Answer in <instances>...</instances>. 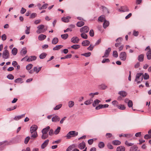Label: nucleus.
<instances>
[{
    "label": "nucleus",
    "mask_w": 151,
    "mask_h": 151,
    "mask_svg": "<svg viewBox=\"0 0 151 151\" xmlns=\"http://www.w3.org/2000/svg\"><path fill=\"white\" fill-rule=\"evenodd\" d=\"M48 5V4L47 3L45 4L42 5L41 6V8H40V9H41V10L42 9H45L47 8Z\"/></svg>",
    "instance_id": "obj_55"
},
{
    "label": "nucleus",
    "mask_w": 151,
    "mask_h": 151,
    "mask_svg": "<svg viewBox=\"0 0 151 151\" xmlns=\"http://www.w3.org/2000/svg\"><path fill=\"white\" fill-rule=\"evenodd\" d=\"M144 138L145 139H148L151 138V135L147 134L145 135Z\"/></svg>",
    "instance_id": "obj_61"
},
{
    "label": "nucleus",
    "mask_w": 151,
    "mask_h": 151,
    "mask_svg": "<svg viewBox=\"0 0 151 151\" xmlns=\"http://www.w3.org/2000/svg\"><path fill=\"white\" fill-rule=\"evenodd\" d=\"M25 114H22L21 115L15 116L14 118V120L15 121H17L21 118L24 117Z\"/></svg>",
    "instance_id": "obj_13"
},
{
    "label": "nucleus",
    "mask_w": 151,
    "mask_h": 151,
    "mask_svg": "<svg viewBox=\"0 0 151 151\" xmlns=\"http://www.w3.org/2000/svg\"><path fill=\"white\" fill-rule=\"evenodd\" d=\"M9 144V143L6 141L0 142V151L4 150L6 145H8Z\"/></svg>",
    "instance_id": "obj_5"
},
{
    "label": "nucleus",
    "mask_w": 151,
    "mask_h": 151,
    "mask_svg": "<svg viewBox=\"0 0 151 151\" xmlns=\"http://www.w3.org/2000/svg\"><path fill=\"white\" fill-rule=\"evenodd\" d=\"M80 46L79 45L75 44L74 45L71 46V47L75 50H77L80 48Z\"/></svg>",
    "instance_id": "obj_34"
},
{
    "label": "nucleus",
    "mask_w": 151,
    "mask_h": 151,
    "mask_svg": "<svg viewBox=\"0 0 151 151\" xmlns=\"http://www.w3.org/2000/svg\"><path fill=\"white\" fill-rule=\"evenodd\" d=\"M110 62V60L108 58H104L101 61L102 63H108Z\"/></svg>",
    "instance_id": "obj_56"
},
{
    "label": "nucleus",
    "mask_w": 151,
    "mask_h": 151,
    "mask_svg": "<svg viewBox=\"0 0 151 151\" xmlns=\"http://www.w3.org/2000/svg\"><path fill=\"white\" fill-rule=\"evenodd\" d=\"M90 43V42L88 40H85L83 41L82 42V45L84 46H88Z\"/></svg>",
    "instance_id": "obj_21"
},
{
    "label": "nucleus",
    "mask_w": 151,
    "mask_h": 151,
    "mask_svg": "<svg viewBox=\"0 0 151 151\" xmlns=\"http://www.w3.org/2000/svg\"><path fill=\"white\" fill-rule=\"evenodd\" d=\"M74 105V102L73 101H70L68 103V106L70 108L72 107Z\"/></svg>",
    "instance_id": "obj_44"
},
{
    "label": "nucleus",
    "mask_w": 151,
    "mask_h": 151,
    "mask_svg": "<svg viewBox=\"0 0 151 151\" xmlns=\"http://www.w3.org/2000/svg\"><path fill=\"white\" fill-rule=\"evenodd\" d=\"M17 52V49L16 48H14L12 50V54L14 55H16Z\"/></svg>",
    "instance_id": "obj_33"
},
{
    "label": "nucleus",
    "mask_w": 151,
    "mask_h": 151,
    "mask_svg": "<svg viewBox=\"0 0 151 151\" xmlns=\"http://www.w3.org/2000/svg\"><path fill=\"white\" fill-rule=\"evenodd\" d=\"M58 42V39L57 37L54 38L52 40V43L54 45L56 44Z\"/></svg>",
    "instance_id": "obj_30"
},
{
    "label": "nucleus",
    "mask_w": 151,
    "mask_h": 151,
    "mask_svg": "<svg viewBox=\"0 0 151 151\" xmlns=\"http://www.w3.org/2000/svg\"><path fill=\"white\" fill-rule=\"evenodd\" d=\"M32 66L33 65L32 64H29L27 66L26 69L27 70H29L32 68Z\"/></svg>",
    "instance_id": "obj_53"
},
{
    "label": "nucleus",
    "mask_w": 151,
    "mask_h": 151,
    "mask_svg": "<svg viewBox=\"0 0 151 151\" xmlns=\"http://www.w3.org/2000/svg\"><path fill=\"white\" fill-rule=\"evenodd\" d=\"M118 94L122 96L123 97H125L127 95V93L126 91H121L118 92Z\"/></svg>",
    "instance_id": "obj_16"
},
{
    "label": "nucleus",
    "mask_w": 151,
    "mask_h": 151,
    "mask_svg": "<svg viewBox=\"0 0 151 151\" xmlns=\"http://www.w3.org/2000/svg\"><path fill=\"white\" fill-rule=\"evenodd\" d=\"M26 29L25 31V33L27 34H29L30 33V27H26Z\"/></svg>",
    "instance_id": "obj_42"
},
{
    "label": "nucleus",
    "mask_w": 151,
    "mask_h": 151,
    "mask_svg": "<svg viewBox=\"0 0 151 151\" xmlns=\"http://www.w3.org/2000/svg\"><path fill=\"white\" fill-rule=\"evenodd\" d=\"M111 48L110 47H109L106 50L104 53V55L102 56L103 58H107L109 55L110 51H111Z\"/></svg>",
    "instance_id": "obj_8"
},
{
    "label": "nucleus",
    "mask_w": 151,
    "mask_h": 151,
    "mask_svg": "<svg viewBox=\"0 0 151 151\" xmlns=\"http://www.w3.org/2000/svg\"><path fill=\"white\" fill-rule=\"evenodd\" d=\"M79 40V38L77 37H73L71 40V42L74 44L78 43Z\"/></svg>",
    "instance_id": "obj_10"
},
{
    "label": "nucleus",
    "mask_w": 151,
    "mask_h": 151,
    "mask_svg": "<svg viewBox=\"0 0 151 151\" xmlns=\"http://www.w3.org/2000/svg\"><path fill=\"white\" fill-rule=\"evenodd\" d=\"M142 76L145 80L148 79L149 78V75L147 73H145L144 75H142Z\"/></svg>",
    "instance_id": "obj_45"
},
{
    "label": "nucleus",
    "mask_w": 151,
    "mask_h": 151,
    "mask_svg": "<svg viewBox=\"0 0 151 151\" xmlns=\"http://www.w3.org/2000/svg\"><path fill=\"white\" fill-rule=\"evenodd\" d=\"M2 40L3 41H5L6 39V36L5 34L2 35L1 36Z\"/></svg>",
    "instance_id": "obj_64"
},
{
    "label": "nucleus",
    "mask_w": 151,
    "mask_h": 151,
    "mask_svg": "<svg viewBox=\"0 0 151 151\" xmlns=\"http://www.w3.org/2000/svg\"><path fill=\"white\" fill-rule=\"evenodd\" d=\"M144 55L143 54H141L139 55L138 57V59L140 62H142L144 60Z\"/></svg>",
    "instance_id": "obj_28"
},
{
    "label": "nucleus",
    "mask_w": 151,
    "mask_h": 151,
    "mask_svg": "<svg viewBox=\"0 0 151 151\" xmlns=\"http://www.w3.org/2000/svg\"><path fill=\"white\" fill-rule=\"evenodd\" d=\"M119 12H128L129 11V9L128 7L126 6H121L120 8L118 9Z\"/></svg>",
    "instance_id": "obj_4"
},
{
    "label": "nucleus",
    "mask_w": 151,
    "mask_h": 151,
    "mask_svg": "<svg viewBox=\"0 0 151 151\" xmlns=\"http://www.w3.org/2000/svg\"><path fill=\"white\" fill-rule=\"evenodd\" d=\"M60 117L57 115H55L52 118V121L53 122H57L60 121Z\"/></svg>",
    "instance_id": "obj_11"
},
{
    "label": "nucleus",
    "mask_w": 151,
    "mask_h": 151,
    "mask_svg": "<svg viewBox=\"0 0 151 151\" xmlns=\"http://www.w3.org/2000/svg\"><path fill=\"white\" fill-rule=\"evenodd\" d=\"M50 129V127L49 126H48L46 128H44L42 131V134H47Z\"/></svg>",
    "instance_id": "obj_15"
},
{
    "label": "nucleus",
    "mask_w": 151,
    "mask_h": 151,
    "mask_svg": "<svg viewBox=\"0 0 151 151\" xmlns=\"http://www.w3.org/2000/svg\"><path fill=\"white\" fill-rule=\"evenodd\" d=\"M85 146V143L84 142H83L79 144L78 147L80 149H83L84 148Z\"/></svg>",
    "instance_id": "obj_18"
},
{
    "label": "nucleus",
    "mask_w": 151,
    "mask_h": 151,
    "mask_svg": "<svg viewBox=\"0 0 151 151\" xmlns=\"http://www.w3.org/2000/svg\"><path fill=\"white\" fill-rule=\"evenodd\" d=\"M91 103V100H88L86 101L84 104L86 105H88Z\"/></svg>",
    "instance_id": "obj_63"
},
{
    "label": "nucleus",
    "mask_w": 151,
    "mask_h": 151,
    "mask_svg": "<svg viewBox=\"0 0 151 151\" xmlns=\"http://www.w3.org/2000/svg\"><path fill=\"white\" fill-rule=\"evenodd\" d=\"M61 128L60 127H58V128L54 131V133L55 134H57L60 132Z\"/></svg>",
    "instance_id": "obj_49"
},
{
    "label": "nucleus",
    "mask_w": 151,
    "mask_h": 151,
    "mask_svg": "<svg viewBox=\"0 0 151 151\" xmlns=\"http://www.w3.org/2000/svg\"><path fill=\"white\" fill-rule=\"evenodd\" d=\"M125 144L128 147L132 146L134 145V143H129L128 141L127 140L125 141Z\"/></svg>",
    "instance_id": "obj_48"
},
{
    "label": "nucleus",
    "mask_w": 151,
    "mask_h": 151,
    "mask_svg": "<svg viewBox=\"0 0 151 151\" xmlns=\"http://www.w3.org/2000/svg\"><path fill=\"white\" fill-rule=\"evenodd\" d=\"M84 24V22L83 21H80L78 22L76 24L77 27H80L83 26Z\"/></svg>",
    "instance_id": "obj_31"
},
{
    "label": "nucleus",
    "mask_w": 151,
    "mask_h": 151,
    "mask_svg": "<svg viewBox=\"0 0 151 151\" xmlns=\"http://www.w3.org/2000/svg\"><path fill=\"white\" fill-rule=\"evenodd\" d=\"M49 142V140L47 139L45 140L44 142L42 144L41 148L42 149L45 148L48 144Z\"/></svg>",
    "instance_id": "obj_12"
},
{
    "label": "nucleus",
    "mask_w": 151,
    "mask_h": 151,
    "mask_svg": "<svg viewBox=\"0 0 151 151\" xmlns=\"http://www.w3.org/2000/svg\"><path fill=\"white\" fill-rule=\"evenodd\" d=\"M42 67H40L37 68V67H35L34 68V71H35L37 73H38L41 70Z\"/></svg>",
    "instance_id": "obj_37"
},
{
    "label": "nucleus",
    "mask_w": 151,
    "mask_h": 151,
    "mask_svg": "<svg viewBox=\"0 0 151 151\" xmlns=\"http://www.w3.org/2000/svg\"><path fill=\"white\" fill-rule=\"evenodd\" d=\"M101 7L104 13H109V11L106 7L104 6H102Z\"/></svg>",
    "instance_id": "obj_24"
},
{
    "label": "nucleus",
    "mask_w": 151,
    "mask_h": 151,
    "mask_svg": "<svg viewBox=\"0 0 151 151\" xmlns=\"http://www.w3.org/2000/svg\"><path fill=\"white\" fill-rule=\"evenodd\" d=\"M14 78V76L11 74H9L7 76V78L10 80L13 79Z\"/></svg>",
    "instance_id": "obj_57"
},
{
    "label": "nucleus",
    "mask_w": 151,
    "mask_h": 151,
    "mask_svg": "<svg viewBox=\"0 0 151 151\" xmlns=\"http://www.w3.org/2000/svg\"><path fill=\"white\" fill-rule=\"evenodd\" d=\"M138 148V147L137 145H134L130 147L129 151H137Z\"/></svg>",
    "instance_id": "obj_17"
},
{
    "label": "nucleus",
    "mask_w": 151,
    "mask_h": 151,
    "mask_svg": "<svg viewBox=\"0 0 151 151\" xmlns=\"http://www.w3.org/2000/svg\"><path fill=\"white\" fill-rule=\"evenodd\" d=\"M22 81V78H18L14 80V82L16 83H22L23 82Z\"/></svg>",
    "instance_id": "obj_39"
},
{
    "label": "nucleus",
    "mask_w": 151,
    "mask_h": 151,
    "mask_svg": "<svg viewBox=\"0 0 151 151\" xmlns=\"http://www.w3.org/2000/svg\"><path fill=\"white\" fill-rule=\"evenodd\" d=\"M46 37V36L45 35L41 34L39 36L38 38L39 40L42 41L45 39Z\"/></svg>",
    "instance_id": "obj_22"
},
{
    "label": "nucleus",
    "mask_w": 151,
    "mask_h": 151,
    "mask_svg": "<svg viewBox=\"0 0 151 151\" xmlns=\"http://www.w3.org/2000/svg\"><path fill=\"white\" fill-rule=\"evenodd\" d=\"M125 147L122 146H120L116 148V151H125Z\"/></svg>",
    "instance_id": "obj_20"
},
{
    "label": "nucleus",
    "mask_w": 151,
    "mask_h": 151,
    "mask_svg": "<svg viewBox=\"0 0 151 151\" xmlns=\"http://www.w3.org/2000/svg\"><path fill=\"white\" fill-rule=\"evenodd\" d=\"M119 58L122 61H125L127 58V55L126 53L125 52H122L119 55Z\"/></svg>",
    "instance_id": "obj_3"
},
{
    "label": "nucleus",
    "mask_w": 151,
    "mask_h": 151,
    "mask_svg": "<svg viewBox=\"0 0 151 151\" xmlns=\"http://www.w3.org/2000/svg\"><path fill=\"white\" fill-rule=\"evenodd\" d=\"M112 143L114 145H118L121 144V142L118 140H115L112 141Z\"/></svg>",
    "instance_id": "obj_23"
},
{
    "label": "nucleus",
    "mask_w": 151,
    "mask_h": 151,
    "mask_svg": "<svg viewBox=\"0 0 151 151\" xmlns=\"http://www.w3.org/2000/svg\"><path fill=\"white\" fill-rule=\"evenodd\" d=\"M104 143L102 142H100L98 144V147L100 148H102L104 147Z\"/></svg>",
    "instance_id": "obj_40"
},
{
    "label": "nucleus",
    "mask_w": 151,
    "mask_h": 151,
    "mask_svg": "<svg viewBox=\"0 0 151 151\" xmlns=\"http://www.w3.org/2000/svg\"><path fill=\"white\" fill-rule=\"evenodd\" d=\"M91 55V53L90 52H88L87 53H85L82 54L81 55H82L86 57H88L90 56Z\"/></svg>",
    "instance_id": "obj_52"
},
{
    "label": "nucleus",
    "mask_w": 151,
    "mask_h": 151,
    "mask_svg": "<svg viewBox=\"0 0 151 151\" xmlns=\"http://www.w3.org/2000/svg\"><path fill=\"white\" fill-rule=\"evenodd\" d=\"M106 20L105 19V16L104 15H102L100 16L98 18V20L99 21L102 22Z\"/></svg>",
    "instance_id": "obj_25"
},
{
    "label": "nucleus",
    "mask_w": 151,
    "mask_h": 151,
    "mask_svg": "<svg viewBox=\"0 0 151 151\" xmlns=\"http://www.w3.org/2000/svg\"><path fill=\"white\" fill-rule=\"evenodd\" d=\"M27 51L26 50V49L25 47L23 48L20 52V53L22 55V54L23 55H25L27 53Z\"/></svg>",
    "instance_id": "obj_43"
},
{
    "label": "nucleus",
    "mask_w": 151,
    "mask_h": 151,
    "mask_svg": "<svg viewBox=\"0 0 151 151\" xmlns=\"http://www.w3.org/2000/svg\"><path fill=\"white\" fill-rule=\"evenodd\" d=\"M113 55L115 58H117L118 57V55L117 52L116 51H114L113 52Z\"/></svg>",
    "instance_id": "obj_59"
},
{
    "label": "nucleus",
    "mask_w": 151,
    "mask_h": 151,
    "mask_svg": "<svg viewBox=\"0 0 151 151\" xmlns=\"http://www.w3.org/2000/svg\"><path fill=\"white\" fill-rule=\"evenodd\" d=\"M143 74L142 73H139L136 74L135 81L137 82V83H140L142 81L143 76H142Z\"/></svg>",
    "instance_id": "obj_2"
},
{
    "label": "nucleus",
    "mask_w": 151,
    "mask_h": 151,
    "mask_svg": "<svg viewBox=\"0 0 151 151\" xmlns=\"http://www.w3.org/2000/svg\"><path fill=\"white\" fill-rule=\"evenodd\" d=\"M30 139V137H29L28 136L25 139L24 141V143L25 144H27L28 143V142L29 141V140Z\"/></svg>",
    "instance_id": "obj_60"
},
{
    "label": "nucleus",
    "mask_w": 151,
    "mask_h": 151,
    "mask_svg": "<svg viewBox=\"0 0 151 151\" xmlns=\"http://www.w3.org/2000/svg\"><path fill=\"white\" fill-rule=\"evenodd\" d=\"M17 105L15 106H14L12 107L11 108H8L7 110L8 111H11L14 109H15L17 108Z\"/></svg>",
    "instance_id": "obj_58"
},
{
    "label": "nucleus",
    "mask_w": 151,
    "mask_h": 151,
    "mask_svg": "<svg viewBox=\"0 0 151 151\" xmlns=\"http://www.w3.org/2000/svg\"><path fill=\"white\" fill-rule=\"evenodd\" d=\"M100 102V101L98 99H96L95 100L94 102H93V106L94 107L96 105H98Z\"/></svg>",
    "instance_id": "obj_38"
},
{
    "label": "nucleus",
    "mask_w": 151,
    "mask_h": 151,
    "mask_svg": "<svg viewBox=\"0 0 151 151\" xmlns=\"http://www.w3.org/2000/svg\"><path fill=\"white\" fill-rule=\"evenodd\" d=\"M63 47V46L62 45H57L53 48V50H58Z\"/></svg>",
    "instance_id": "obj_36"
},
{
    "label": "nucleus",
    "mask_w": 151,
    "mask_h": 151,
    "mask_svg": "<svg viewBox=\"0 0 151 151\" xmlns=\"http://www.w3.org/2000/svg\"><path fill=\"white\" fill-rule=\"evenodd\" d=\"M31 133L32 134L31 139H35L38 136V134L37 132H35Z\"/></svg>",
    "instance_id": "obj_19"
},
{
    "label": "nucleus",
    "mask_w": 151,
    "mask_h": 151,
    "mask_svg": "<svg viewBox=\"0 0 151 151\" xmlns=\"http://www.w3.org/2000/svg\"><path fill=\"white\" fill-rule=\"evenodd\" d=\"M70 18L69 17H63L62 18V20L65 22H69V19Z\"/></svg>",
    "instance_id": "obj_29"
},
{
    "label": "nucleus",
    "mask_w": 151,
    "mask_h": 151,
    "mask_svg": "<svg viewBox=\"0 0 151 151\" xmlns=\"http://www.w3.org/2000/svg\"><path fill=\"white\" fill-rule=\"evenodd\" d=\"M133 134H127L124 136H125V137L128 138H129L132 137L133 136Z\"/></svg>",
    "instance_id": "obj_51"
},
{
    "label": "nucleus",
    "mask_w": 151,
    "mask_h": 151,
    "mask_svg": "<svg viewBox=\"0 0 151 151\" xmlns=\"http://www.w3.org/2000/svg\"><path fill=\"white\" fill-rule=\"evenodd\" d=\"M47 54L45 52H43L39 56V58L41 59H43L45 58Z\"/></svg>",
    "instance_id": "obj_35"
},
{
    "label": "nucleus",
    "mask_w": 151,
    "mask_h": 151,
    "mask_svg": "<svg viewBox=\"0 0 151 151\" xmlns=\"http://www.w3.org/2000/svg\"><path fill=\"white\" fill-rule=\"evenodd\" d=\"M48 137V135L47 134H42L41 136V138L42 139H45Z\"/></svg>",
    "instance_id": "obj_47"
},
{
    "label": "nucleus",
    "mask_w": 151,
    "mask_h": 151,
    "mask_svg": "<svg viewBox=\"0 0 151 151\" xmlns=\"http://www.w3.org/2000/svg\"><path fill=\"white\" fill-rule=\"evenodd\" d=\"M128 106L129 108L133 106L132 102L131 100H129L128 102Z\"/></svg>",
    "instance_id": "obj_54"
},
{
    "label": "nucleus",
    "mask_w": 151,
    "mask_h": 151,
    "mask_svg": "<svg viewBox=\"0 0 151 151\" xmlns=\"http://www.w3.org/2000/svg\"><path fill=\"white\" fill-rule=\"evenodd\" d=\"M37 57L35 56H29L27 59V62H30L32 61L35 60H36Z\"/></svg>",
    "instance_id": "obj_14"
},
{
    "label": "nucleus",
    "mask_w": 151,
    "mask_h": 151,
    "mask_svg": "<svg viewBox=\"0 0 151 151\" xmlns=\"http://www.w3.org/2000/svg\"><path fill=\"white\" fill-rule=\"evenodd\" d=\"M62 106V104H59L57 105L54 108V110H58L60 109L61 107Z\"/></svg>",
    "instance_id": "obj_50"
},
{
    "label": "nucleus",
    "mask_w": 151,
    "mask_h": 151,
    "mask_svg": "<svg viewBox=\"0 0 151 151\" xmlns=\"http://www.w3.org/2000/svg\"><path fill=\"white\" fill-rule=\"evenodd\" d=\"M78 133L75 131H73L69 132L66 136L67 139H70L72 137H75L78 135Z\"/></svg>",
    "instance_id": "obj_1"
},
{
    "label": "nucleus",
    "mask_w": 151,
    "mask_h": 151,
    "mask_svg": "<svg viewBox=\"0 0 151 151\" xmlns=\"http://www.w3.org/2000/svg\"><path fill=\"white\" fill-rule=\"evenodd\" d=\"M82 33L81 34V37L84 39H87L88 38V36L86 34V33H83L81 32Z\"/></svg>",
    "instance_id": "obj_32"
},
{
    "label": "nucleus",
    "mask_w": 151,
    "mask_h": 151,
    "mask_svg": "<svg viewBox=\"0 0 151 151\" xmlns=\"http://www.w3.org/2000/svg\"><path fill=\"white\" fill-rule=\"evenodd\" d=\"M2 57L4 59H8L9 57V53L8 51L6 49L3 52Z\"/></svg>",
    "instance_id": "obj_7"
},
{
    "label": "nucleus",
    "mask_w": 151,
    "mask_h": 151,
    "mask_svg": "<svg viewBox=\"0 0 151 151\" xmlns=\"http://www.w3.org/2000/svg\"><path fill=\"white\" fill-rule=\"evenodd\" d=\"M37 16V14L35 13H32L30 15L29 18L30 19H33L36 17Z\"/></svg>",
    "instance_id": "obj_46"
},
{
    "label": "nucleus",
    "mask_w": 151,
    "mask_h": 151,
    "mask_svg": "<svg viewBox=\"0 0 151 151\" xmlns=\"http://www.w3.org/2000/svg\"><path fill=\"white\" fill-rule=\"evenodd\" d=\"M44 27H45V26L44 25H42V24H41L40 25H39L37 27V28L38 29H39L42 30Z\"/></svg>",
    "instance_id": "obj_62"
},
{
    "label": "nucleus",
    "mask_w": 151,
    "mask_h": 151,
    "mask_svg": "<svg viewBox=\"0 0 151 151\" xmlns=\"http://www.w3.org/2000/svg\"><path fill=\"white\" fill-rule=\"evenodd\" d=\"M38 128V127L36 125H33L30 128V132L32 133L34 132H37L36 131Z\"/></svg>",
    "instance_id": "obj_9"
},
{
    "label": "nucleus",
    "mask_w": 151,
    "mask_h": 151,
    "mask_svg": "<svg viewBox=\"0 0 151 151\" xmlns=\"http://www.w3.org/2000/svg\"><path fill=\"white\" fill-rule=\"evenodd\" d=\"M89 30V28L87 26H84L80 29V31L81 32L87 33Z\"/></svg>",
    "instance_id": "obj_6"
},
{
    "label": "nucleus",
    "mask_w": 151,
    "mask_h": 151,
    "mask_svg": "<svg viewBox=\"0 0 151 151\" xmlns=\"http://www.w3.org/2000/svg\"><path fill=\"white\" fill-rule=\"evenodd\" d=\"M109 21H107L106 20H105L103 24L104 28L105 29L106 28L109 26Z\"/></svg>",
    "instance_id": "obj_26"
},
{
    "label": "nucleus",
    "mask_w": 151,
    "mask_h": 151,
    "mask_svg": "<svg viewBox=\"0 0 151 151\" xmlns=\"http://www.w3.org/2000/svg\"><path fill=\"white\" fill-rule=\"evenodd\" d=\"M146 55L147 59L149 60L151 59V50L148 51L146 53Z\"/></svg>",
    "instance_id": "obj_27"
},
{
    "label": "nucleus",
    "mask_w": 151,
    "mask_h": 151,
    "mask_svg": "<svg viewBox=\"0 0 151 151\" xmlns=\"http://www.w3.org/2000/svg\"><path fill=\"white\" fill-rule=\"evenodd\" d=\"M61 37L62 39L65 40L68 37V35L67 34H65L61 35Z\"/></svg>",
    "instance_id": "obj_41"
}]
</instances>
